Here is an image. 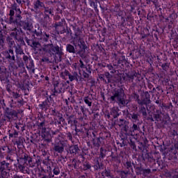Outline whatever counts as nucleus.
<instances>
[{
	"instance_id": "nucleus-8",
	"label": "nucleus",
	"mask_w": 178,
	"mask_h": 178,
	"mask_svg": "<svg viewBox=\"0 0 178 178\" xmlns=\"http://www.w3.org/2000/svg\"><path fill=\"white\" fill-rule=\"evenodd\" d=\"M136 101L139 105H149L151 104V99H149V97H144L142 99H140L138 98V96H137Z\"/></svg>"
},
{
	"instance_id": "nucleus-57",
	"label": "nucleus",
	"mask_w": 178,
	"mask_h": 178,
	"mask_svg": "<svg viewBox=\"0 0 178 178\" xmlns=\"http://www.w3.org/2000/svg\"><path fill=\"white\" fill-rule=\"evenodd\" d=\"M17 102L22 105L23 104V100H18Z\"/></svg>"
},
{
	"instance_id": "nucleus-42",
	"label": "nucleus",
	"mask_w": 178,
	"mask_h": 178,
	"mask_svg": "<svg viewBox=\"0 0 178 178\" xmlns=\"http://www.w3.org/2000/svg\"><path fill=\"white\" fill-rule=\"evenodd\" d=\"M63 26V22H57L56 24V27H60V26Z\"/></svg>"
},
{
	"instance_id": "nucleus-35",
	"label": "nucleus",
	"mask_w": 178,
	"mask_h": 178,
	"mask_svg": "<svg viewBox=\"0 0 178 178\" xmlns=\"http://www.w3.org/2000/svg\"><path fill=\"white\" fill-rule=\"evenodd\" d=\"M56 87H58V85L54 86V91L53 95H57V94H60V90L58 91V90H56Z\"/></svg>"
},
{
	"instance_id": "nucleus-1",
	"label": "nucleus",
	"mask_w": 178,
	"mask_h": 178,
	"mask_svg": "<svg viewBox=\"0 0 178 178\" xmlns=\"http://www.w3.org/2000/svg\"><path fill=\"white\" fill-rule=\"evenodd\" d=\"M9 24H20L22 23V10L17 8V3H14L9 8Z\"/></svg>"
},
{
	"instance_id": "nucleus-18",
	"label": "nucleus",
	"mask_w": 178,
	"mask_h": 178,
	"mask_svg": "<svg viewBox=\"0 0 178 178\" xmlns=\"http://www.w3.org/2000/svg\"><path fill=\"white\" fill-rule=\"evenodd\" d=\"M15 54L16 55H24L23 49H22V47H20V45L15 47Z\"/></svg>"
},
{
	"instance_id": "nucleus-38",
	"label": "nucleus",
	"mask_w": 178,
	"mask_h": 178,
	"mask_svg": "<svg viewBox=\"0 0 178 178\" xmlns=\"http://www.w3.org/2000/svg\"><path fill=\"white\" fill-rule=\"evenodd\" d=\"M67 138H68V140H70V141L73 140V136H72V134L70 132L67 134Z\"/></svg>"
},
{
	"instance_id": "nucleus-17",
	"label": "nucleus",
	"mask_w": 178,
	"mask_h": 178,
	"mask_svg": "<svg viewBox=\"0 0 178 178\" xmlns=\"http://www.w3.org/2000/svg\"><path fill=\"white\" fill-rule=\"evenodd\" d=\"M83 101L88 106H91L92 105V99L89 96L83 97Z\"/></svg>"
},
{
	"instance_id": "nucleus-13",
	"label": "nucleus",
	"mask_w": 178,
	"mask_h": 178,
	"mask_svg": "<svg viewBox=\"0 0 178 178\" xmlns=\"http://www.w3.org/2000/svg\"><path fill=\"white\" fill-rule=\"evenodd\" d=\"M124 167L126 168L127 170L123 171L122 173L124 175H129V170H130V169H133V167L131 166V162L127 161L124 164Z\"/></svg>"
},
{
	"instance_id": "nucleus-40",
	"label": "nucleus",
	"mask_w": 178,
	"mask_h": 178,
	"mask_svg": "<svg viewBox=\"0 0 178 178\" xmlns=\"http://www.w3.org/2000/svg\"><path fill=\"white\" fill-rule=\"evenodd\" d=\"M83 76L84 77V79H88V77H90V75L87 72H83Z\"/></svg>"
},
{
	"instance_id": "nucleus-36",
	"label": "nucleus",
	"mask_w": 178,
	"mask_h": 178,
	"mask_svg": "<svg viewBox=\"0 0 178 178\" xmlns=\"http://www.w3.org/2000/svg\"><path fill=\"white\" fill-rule=\"evenodd\" d=\"M105 77L108 79V83L111 81V74L109 72H106L104 74Z\"/></svg>"
},
{
	"instance_id": "nucleus-54",
	"label": "nucleus",
	"mask_w": 178,
	"mask_h": 178,
	"mask_svg": "<svg viewBox=\"0 0 178 178\" xmlns=\"http://www.w3.org/2000/svg\"><path fill=\"white\" fill-rule=\"evenodd\" d=\"M38 178H48V177H47L46 175H40V177H38Z\"/></svg>"
},
{
	"instance_id": "nucleus-24",
	"label": "nucleus",
	"mask_w": 178,
	"mask_h": 178,
	"mask_svg": "<svg viewBox=\"0 0 178 178\" xmlns=\"http://www.w3.org/2000/svg\"><path fill=\"white\" fill-rule=\"evenodd\" d=\"M19 169L21 172H22V173H29V170H27V167L22 165H19Z\"/></svg>"
},
{
	"instance_id": "nucleus-32",
	"label": "nucleus",
	"mask_w": 178,
	"mask_h": 178,
	"mask_svg": "<svg viewBox=\"0 0 178 178\" xmlns=\"http://www.w3.org/2000/svg\"><path fill=\"white\" fill-rule=\"evenodd\" d=\"M23 60L24 61V63H26V65H27V63L30 62V59H29V56L26 55L23 56Z\"/></svg>"
},
{
	"instance_id": "nucleus-12",
	"label": "nucleus",
	"mask_w": 178,
	"mask_h": 178,
	"mask_svg": "<svg viewBox=\"0 0 178 178\" xmlns=\"http://www.w3.org/2000/svg\"><path fill=\"white\" fill-rule=\"evenodd\" d=\"M149 173H151L150 169H143V168H139V172H137L138 175H143L145 177H147V176H148Z\"/></svg>"
},
{
	"instance_id": "nucleus-31",
	"label": "nucleus",
	"mask_w": 178,
	"mask_h": 178,
	"mask_svg": "<svg viewBox=\"0 0 178 178\" xmlns=\"http://www.w3.org/2000/svg\"><path fill=\"white\" fill-rule=\"evenodd\" d=\"M102 176H106V177H109V176H111V172L105 170L104 172H102Z\"/></svg>"
},
{
	"instance_id": "nucleus-41",
	"label": "nucleus",
	"mask_w": 178,
	"mask_h": 178,
	"mask_svg": "<svg viewBox=\"0 0 178 178\" xmlns=\"http://www.w3.org/2000/svg\"><path fill=\"white\" fill-rule=\"evenodd\" d=\"M44 126H45V122L43 121L38 124V128L40 129L41 127H43Z\"/></svg>"
},
{
	"instance_id": "nucleus-49",
	"label": "nucleus",
	"mask_w": 178,
	"mask_h": 178,
	"mask_svg": "<svg viewBox=\"0 0 178 178\" xmlns=\"http://www.w3.org/2000/svg\"><path fill=\"white\" fill-rule=\"evenodd\" d=\"M164 116H165V119H167V120H170V117L169 116V114H165Z\"/></svg>"
},
{
	"instance_id": "nucleus-56",
	"label": "nucleus",
	"mask_w": 178,
	"mask_h": 178,
	"mask_svg": "<svg viewBox=\"0 0 178 178\" xmlns=\"http://www.w3.org/2000/svg\"><path fill=\"white\" fill-rule=\"evenodd\" d=\"M100 156H101V158H104L105 156V154H104V153L101 152Z\"/></svg>"
},
{
	"instance_id": "nucleus-48",
	"label": "nucleus",
	"mask_w": 178,
	"mask_h": 178,
	"mask_svg": "<svg viewBox=\"0 0 178 178\" xmlns=\"http://www.w3.org/2000/svg\"><path fill=\"white\" fill-rule=\"evenodd\" d=\"M13 134L14 137H15V138L17 137V136H19V133L16 131H15Z\"/></svg>"
},
{
	"instance_id": "nucleus-2",
	"label": "nucleus",
	"mask_w": 178,
	"mask_h": 178,
	"mask_svg": "<svg viewBox=\"0 0 178 178\" xmlns=\"http://www.w3.org/2000/svg\"><path fill=\"white\" fill-rule=\"evenodd\" d=\"M111 103L118 102V105L124 106L126 100L124 99V90L122 88L115 90L113 95L110 97Z\"/></svg>"
},
{
	"instance_id": "nucleus-63",
	"label": "nucleus",
	"mask_w": 178,
	"mask_h": 178,
	"mask_svg": "<svg viewBox=\"0 0 178 178\" xmlns=\"http://www.w3.org/2000/svg\"><path fill=\"white\" fill-rule=\"evenodd\" d=\"M150 120H152V122H154V121L153 118H150Z\"/></svg>"
},
{
	"instance_id": "nucleus-55",
	"label": "nucleus",
	"mask_w": 178,
	"mask_h": 178,
	"mask_svg": "<svg viewBox=\"0 0 178 178\" xmlns=\"http://www.w3.org/2000/svg\"><path fill=\"white\" fill-rule=\"evenodd\" d=\"M9 137H10V138H13V137H15V136L13 135V134H9Z\"/></svg>"
},
{
	"instance_id": "nucleus-37",
	"label": "nucleus",
	"mask_w": 178,
	"mask_h": 178,
	"mask_svg": "<svg viewBox=\"0 0 178 178\" xmlns=\"http://www.w3.org/2000/svg\"><path fill=\"white\" fill-rule=\"evenodd\" d=\"M157 114L154 115V118L156 119V120H158V119L161 118V114H159V111H156Z\"/></svg>"
},
{
	"instance_id": "nucleus-16",
	"label": "nucleus",
	"mask_w": 178,
	"mask_h": 178,
	"mask_svg": "<svg viewBox=\"0 0 178 178\" xmlns=\"http://www.w3.org/2000/svg\"><path fill=\"white\" fill-rule=\"evenodd\" d=\"M44 15L45 17H49V15H51V16H54V11H52V9L48 7H44Z\"/></svg>"
},
{
	"instance_id": "nucleus-59",
	"label": "nucleus",
	"mask_w": 178,
	"mask_h": 178,
	"mask_svg": "<svg viewBox=\"0 0 178 178\" xmlns=\"http://www.w3.org/2000/svg\"><path fill=\"white\" fill-rule=\"evenodd\" d=\"M6 163V161H3L1 163L2 166H5Z\"/></svg>"
},
{
	"instance_id": "nucleus-21",
	"label": "nucleus",
	"mask_w": 178,
	"mask_h": 178,
	"mask_svg": "<svg viewBox=\"0 0 178 178\" xmlns=\"http://www.w3.org/2000/svg\"><path fill=\"white\" fill-rule=\"evenodd\" d=\"M79 151V146L73 145L70 147V154H77Z\"/></svg>"
},
{
	"instance_id": "nucleus-10",
	"label": "nucleus",
	"mask_w": 178,
	"mask_h": 178,
	"mask_svg": "<svg viewBox=\"0 0 178 178\" xmlns=\"http://www.w3.org/2000/svg\"><path fill=\"white\" fill-rule=\"evenodd\" d=\"M34 34L36 35V38L39 40L41 41L42 40V29L41 28L38 27L37 29H35L34 31Z\"/></svg>"
},
{
	"instance_id": "nucleus-53",
	"label": "nucleus",
	"mask_w": 178,
	"mask_h": 178,
	"mask_svg": "<svg viewBox=\"0 0 178 178\" xmlns=\"http://www.w3.org/2000/svg\"><path fill=\"white\" fill-rule=\"evenodd\" d=\"M12 178H23L17 175H14Z\"/></svg>"
},
{
	"instance_id": "nucleus-62",
	"label": "nucleus",
	"mask_w": 178,
	"mask_h": 178,
	"mask_svg": "<svg viewBox=\"0 0 178 178\" xmlns=\"http://www.w3.org/2000/svg\"><path fill=\"white\" fill-rule=\"evenodd\" d=\"M87 70L88 73L91 74V71L90 70Z\"/></svg>"
},
{
	"instance_id": "nucleus-3",
	"label": "nucleus",
	"mask_w": 178,
	"mask_h": 178,
	"mask_svg": "<svg viewBox=\"0 0 178 178\" xmlns=\"http://www.w3.org/2000/svg\"><path fill=\"white\" fill-rule=\"evenodd\" d=\"M42 51L46 54H49L50 56H52V55L59 54V46L55 47L52 43H49L44 45Z\"/></svg>"
},
{
	"instance_id": "nucleus-44",
	"label": "nucleus",
	"mask_w": 178,
	"mask_h": 178,
	"mask_svg": "<svg viewBox=\"0 0 178 178\" xmlns=\"http://www.w3.org/2000/svg\"><path fill=\"white\" fill-rule=\"evenodd\" d=\"M99 79H100V80H102L103 81H105V83H106V80H105V78L104 77V75H100L99 76Z\"/></svg>"
},
{
	"instance_id": "nucleus-6",
	"label": "nucleus",
	"mask_w": 178,
	"mask_h": 178,
	"mask_svg": "<svg viewBox=\"0 0 178 178\" xmlns=\"http://www.w3.org/2000/svg\"><path fill=\"white\" fill-rule=\"evenodd\" d=\"M39 129L42 131V138H44L45 141H47V143H49V141H51V139H49V137H51V134H49V132L47 131V127H45V125Z\"/></svg>"
},
{
	"instance_id": "nucleus-9",
	"label": "nucleus",
	"mask_w": 178,
	"mask_h": 178,
	"mask_svg": "<svg viewBox=\"0 0 178 178\" xmlns=\"http://www.w3.org/2000/svg\"><path fill=\"white\" fill-rule=\"evenodd\" d=\"M49 106H51L49 100H45L42 104H39V108L42 109V111H47V109H49Z\"/></svg>"
},
{
	"instance_id": "nucleus-25",
	"label": "nucleus",
	"mask_w": 178,
	"mask_h": 178,
	"mask_svg": "<svg viewBox=\"0 0 178 178\" xmlns=\"http://www.w3.org/2000/svg\"><path fill=\"white\" fill-rule=\"evenodd\" d=\"M0 178H8V172L5 170H0Z\"/></svg>"
},
{
	"instance_id": "nucleus-28",
	"label": "nucleus",
	"mask_w": 178,
	"mask_h": 178,
	"mask_svg": "<svg viewBox=\"0 0 178 178\" xmlns=\"http://www.w3.org/2000/svg\"><path fill=\"white\" fill-rule=\"evenodd\" d=\"M106 67L108 69V70L111 71L110 73H112V74L116 73V71L115 70H113V66L112 65L108 64L106 65Z\"/></svg>"
},
{
	"instance_id": "nucleus-26",
	"label": "nucleus",
	"mask_w": 178,
	"mask_h": 178,
	"mask_svg": "<svg viewBox=\"0 0 178 178\" xmlns=\"http://www.w3.org/2000/svg\"><path fill=\"white\" fill-rule=\"evenodd\" d=\"M131 136H133V133H134V131H137V130H140V127L138 126H137V124H134L132 127H131Z\"/></svg>"
},
{
	"instance_id": "nucleus-14",
	"label": "nucleus",
	"mask_w": 178,
	"mask_h": 178,
	"mask_svg": "<svg viewBox=\"0 0 178 178\" xmlns=\"http://www.w3.org/2000/svg\"><path fill=\"white\" fill-rule=\"evenodd\" d=\"M26 69L28 70H32V73H34L35 70H34V62L33 60L29 59V64L26 63Z\"/></svg>"
},
{
	"instance_id": "nucleus-20",
	"label": "nucleus",
	"mask_w": 178,
	"mask_h": 178,
	"mask_svg": "<svg viewBox=\"0 0 178 178\" xmlns=\"http://www.w3.org/2000/svg\"><path fill=\"white\" fill-rule=\"evenodd\" d=\"M110 113L114 119H116L119 116V113H118V110L115 108H111Z\"/></svg>"
},
{
	"instance_id": "nucleus-52",
	"label": "nucleus",
	"mask_w": 178,
	"mask_h": 178,
	"mask_svg": "<svg viewBox=\"0 0 178 178\" xmlns=\"http://www.w3.org/2000/svg\"><path fill=\"white\" fill-rule=\"evenodd\" d=\"M6 159H7V161H9V162H12V159L10 158V156H7Z\"/></svg>"
},
{
	"instance_id": "nucleus-30",
	"label": "nucleus",
	"mask_w": 178,
	"mask_h": 178,
	"mask_svg": "<svg viewBox=\"0 0 178 178\" xmlns=\"http://www.w3.org/2000/svg\"><path fill=\"white\" fill-rule=\"evenodd\" d=\"M83 168L85 170H88V169H91V165L88 163H85L83 164Z\"/></svg>"
},
{
	"instance_id": "nucleus-50",
	"label": "nucleus",
	"mask_w": 178,
	"mask_h": 178,
	"mask_svg": "<svg viewBox=\"0 0 178 178\" xmlns=\"http://www.w3.org/2000/svg\"><path fill=\"white\" fill-rule=\"evenodd\" d=\"M1 149H2L3 151H6V149H8V146H3V147H1Z\"/></svg>"
},
{
	"instance_id": "nucleus-29",
	"label": "nucleus",
	"mask_w": 178,
	"mask_h": 178,
	"mask_svg": "<svg viewBox=\"0 0 178 178\" xmlns=\"http://www.w3.org/2000/svg\"><path fill=\"white\" fill-rule=\"evenodd\" d=\"M53 173L54 175H56V176H58V175L60 173V170H59V168H55L53 170Z\"/></svg>"
},
{
	"instance_id": "nucleus-5",
	"label": "nucleus",
	"mask_w": 178,
	"mask_h": 178,
	"mask_svg": "<svg viewBox=\"0 0 178 178\" xmlns=\"http://www.w3.org/2000/svg\"><path fill=\"white\" fill-rule=\"evenodd\" d=\"M54 150L58 154H62L65 151V143L63 141L60 140L54 145Z\"/></svg>"
},
{
	"instance_id": "nucleus-15",
	"label": "nucleus",
	"mask_w": 178,
	"mask_h": 178,
	"mask_svg": "<svg viewBox=\"0 0 178 178\" xmlns=\"http://www.w3.org/2000/svg\"><path fill=\"white\" fill-rule=\"evenodd\" d=\"M68 77L70 79V81H74V80H76V81H79V74L76 72H74L72 75L69 74Z\"/></svg>"
},
{
	"instance_id": "nucleus-27",
	"label": "nucleus",
	"mask_w": 178,
	"mask_h": 178,
	"mask_svg": "<svg viewBox=\"0 0 178 178\" xmlns=\"http://www.w3.org/2000/svg\"><path fill=\"white\" fill-rule=\"evenodd\" d=\"M131 119H132L133 123H136V122L138 120V115L136 113L131 114Z\"/></svg>"
},
{
	"instance_id": "nucleus-58",
	"label": "nucleus",
	"mask_w": 178,
	"mask_h": 178,
	"mask_svg": "<svg viewBox=\"0 0 178 178\" xmlns=\"http://www.w3.org/2000/svg\"><path fill=\"white\" fill-rule=\"evenodd\" d=\"M172 178H178V174L173 175Z\"/></svg>"
},
{
	"instance_id": "nucleus-33",
	"label": "nucleus",
	"mask_w": 178,
	"mask_h": 178,
	"mask_svg": "<svg viewBox=\"0 0 178 178\" xmlns=\"http://www.w3.org/2000/svg\"><path fill=\"white\" fill-rule=\"evenodd\" d=\"M42 62H45L46 63H51V60L47 57H42Z\"/></svg>"
},
{
	"instance_id": "nucleus-61",
	"label": "nucleus",
	"mask_w": 178,
	"mask_h": 178,
	"mask_svg": "<svg viewBox=\"0 0 178 178\" xmlns=\"http://www.w3.org/2000/svg\"><path fill=\"white\" fill-rule=\"evenodd\" d=\"M16 30H17L16 27H15V28H13V29H12L13 31H16Z\"/></svg>"
},
{
	"instance_id": "nucleus-11",
	"label": "nucleus",
	"mask_w": 178,
	"mask_h": 178,
	"mask_svg": "<svg viewBox=\"0 0 178 178\" xmlns=\"http://www.w3.org/2000/svg\"><path fill=\"white\" fill-rule=\"evenodd\" d=\"M33 6L35 10H38V9H41V8H44V3L40 1V0H36L33 2Z\"/></svg>"
},
{
	"instance_id": "nucleus-39",
	"label": "nucleus",
	"mask_w": 178,
	"mask_h": 178,
	"mask_svg": "<svg viewBox=\"0 0 178 178\" xmlns=\"http://www.w3.org/2000/svg\"><path fill=\"white\" fill-rule=\"evenodd\" d=\"M79 63H80V67L81 69H84V67H86V65H84V63L83 62V60H80Z\"/></svg>"
},
{
	"instance_id": "nucleus-51",
	"label": "nucleus",
	"mask_w": 178,
	"mask_h": 178,
	"mask_svg": "<svg viewBox=\"0 0 178 178\" xmlns=\"http://www.w3.org/2000/svg\"><path fill=\"white\" fill-rule=\"evenodd\" d=\"M17 3H18V5H22V0H15Z\"/></svg>"
},
{
	"instance_id": "nucleus-46",
	"label": "nucleus",
	"mask_w": 178,
	"mask_h": 178,
	"mask_svg": "<svg viewBox=\"0 0 178 178\" xmlns=\"http://www.w3.org/2000/svg\"><path fill=\"white\" fill-rule=\"evenodd\" d=\"M59 133V131H51L52 136H55L56 134H58Z\"/></svg>"
},
{
	"instance_id": "nucleus-34",
	"label": "nucleus",
	"mask_w": 178,
	"mask_h": 178,
	"mask_svg": "<svg viewBox=\"0 0 178 178\" xmlns=\"http://www.w3.org/2000/svg\"><path fill=\"white\" fill-rule=\"evenodd\" d=\"M13 97L15 99H17V98L20 97V95L19 93H17V92H13Z\"/></svg>"
},
{
	"instance_id": "nucleus-22",
	"label": "nucleus",
	"mask_w": 178,
	"mask_h": 178,
	"mask_svg": "<svg viewBox=\"0 0 178 178\" xmlns=\"http://www.w3.org/2000/svg\"><path fill=\"white\" fill-rule=\"evenodd\" d=\"M42 41H44V42H48V41L49 40V34L44 32L42 35Z\"/></svg>"
},
{
	"instance_id": "nucleus-45",
	"label": "nucleus",
	"mask_w": 178,
	"mask_h": 178,
	"mask_svg": "<svg viewBox=\"0 0 178 178\" xmlns=\"http://www.w3.org/2000/svg\"><path fill=\"white\" fill-rule=\"evenodd\" d=\"M6 152L7 154H10L12 152V149H10V148H9V147H7V149L6 150Z\"/></svg>"
},
{
	"instance_id": "nucleus-23",
	"label": "nucleus",
	"mask_w": 178,
	"mask_h": 178,
	"mask_svg": "<svg viewBox=\"0 0 178 178\" xmlns=\"http://www.w3.org/2000/svg\"><path fill=\"white\" fill-rule=\"evenodd\" d=\"M139 111H140V113H142L143 116H144L145 118H147V109L145 108V107L144 106H141L139 108Z\"/></svg>"
},
{
	"instance_id": "nucleus-43",
	"label": "nucleus",
	"mask_w": 178,
	"mask_h": 178,
	"mask_svg": "<svg viewBox=\"0 0 178 178\" xmlns=\"http://www.w3.org/2000/svg\"><path fill=\"white\" fill-rule=\"evenodd\" d=\"M22 2L26 5H30V0H22Z\"/></svg>"
},
{
	"instance_id": "nucleus-47",
	"label": "nucleus",
	"mask_w": 178,
	"mask_h": 178,
	"mask_svg": "<svg viewBox=\"0 0 178 178\" xmlns=\"http://www.w3.org/2000/svg\"><path fill=\"white\" fill-rule=\"evenodd\" d=\"M33 47H37L38 45H40V43L38 42H33Z\"/></svg>"
},
{
	"instance_id": "nucleus-4",
	"label": "nucleus",
	"mask_w": 178,
	"mask_h": 178,
	"mask_svg": "<svg viewBox=\"0 0 178 178\" xmlns=\"http://www.w3.org/2000/svg\"><path fill=\"white\" fill-rule=\"evenodd\" d=\"M73 44L75 47H77L79 45V48L81 49H87V45H86V42L80 36H76L74 38Z\"/></svg>"
},
{
	"instance_id": "nucleus-64",
	"label": "nucleus",
	"mask_w": 178,
	"mask_h": 178,
	"mask_svg": "<svg viewBox=\"0 0 178 178\" xmlns=\"http://www.w3.org/2000/svg\"><path fill=\"white\" fill-rule=\"evenodd\" d=\"M156 104H159V100L156 101Z\"/></svg>"
},
{
	"instance_id": "nucleus-60",
	"label": "nucleus",
	"mask_w": 178,
	"mask_h": 178,
	"mask_svg": "<svg viewBox=\"0 0 178 178\" xmlns=\"http://www.w3.org/2000/svg\"><path fill=\"white\" fill-rule=\"evenodd\" d=\"M4 166H6V168H8V166H9V163H6V164L4 165Z\"/></svg>"
},
{
	"instance_id": "nucleus-19",
	"label": "nucleus",
	"mask_w": 178,
	"mask_h": 178,
	"mask_svg": "<svg viewBox=\"0 0 178 178\" xmlns=\"http://www.w3.org/2000/svg\"><path fill=\"white\" fill-rule=\"evenodd\" d=\"M66 49L70 54H76V49H74V47L72 44H67Z\"/></svg>"
},
{
	"instance_id": "nucleus-7",
	"label": "nucleus",
	"mask_w": 178,
	"mask_h": 178,
	"mask_svg": "<svg viewBox=\"0 0 178 178\" xmlns=\"http://www.w3.org/2000/svg\"><path fill=\"white\" fill-rule=\"evenodd\" d=\"M7 55H6V59H8L9 62H12L16 60V58L15 57V52L13 49H9L7 51Z\"/></svg>"
}]
</instances>
